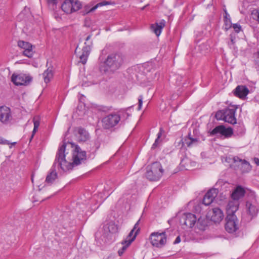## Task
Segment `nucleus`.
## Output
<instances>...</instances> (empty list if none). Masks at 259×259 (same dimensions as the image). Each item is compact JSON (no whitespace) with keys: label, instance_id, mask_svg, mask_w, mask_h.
<instances>
[{"label":"nucleus","instance_id":"obj_6","mask_svg":"<svg viewBox=\"0 0 259 259\" xmlns=\"http://www.w3.org/2000/svg\"><path fill=\"white\" fill-rule=\"evenodd\" d=\"M91 35H89L85 38V41L84 46L82 49V54L79 56V62L82 64H85L88 59L93 46V41L91 40Z\"/></svg>","mask_w":259,"mask_h":259},{"label":"nucleus","instance_id":"obj_20","mask_svg":"<svg viewBox=\"0 0 259 259\" xmlns=\"http://www.w3.org/2000/svg\"><path fill=\"white\" fill-rule=\"evenodd\" d=\"M245 190L241 186H237L231 194V198L235 201H238L242 198L245 194Z\"/></svg>","mask_w":259,"mask_h":259},{"label":"nucleus","instance_id":"obj_38","mask_svg":"<svg viewBox=\"0 0 259 259\" xmlns=\"http://www.w3.org/2000/svg\"><path fill=\"white\" fill-rule=\"evenodd\" d=\"M143 104V96L140 95L138 98V108L139 110L141 109Z\"/></svg>","mask_w":259,"mask_h":259},{"label":"nucleus","instance_id":"obj_42","mask_svg":"<svg viewBox=\"0 0 259 259\" xmlns=\"http://www.w3.org/2000/svg\"><path fill=\"white\" fill-rule=\"evenodd\" d=\"M159 143V140L156 139L154 143H153V144L152 146V149L156 148L158 146Z\"/></svg>","mask_w":259,"mask_h":259},{"label":"nucleus","instance_id":"obj_18","mask_svg":"<svg viewBox=\"0 0 259 259\" xmlns=\"http://www.w3.org/2000/svg\"><path fill=\"white\" fill-rule=\"evenodd\" d=\"M239 204L238 201H230L226 207L227 216L236 215L235 213L238 210Z\"/></svg>","mask_w":259,"mask_h":259},{"label":"nucleus","instance_id":"obj_8","mask_svg":"<svg viewBox=\"0 0 259 259\" xmlns=\"http://www.w3.org/2000/svg\"><path fill=\"white\" fill-rule=\"evenodd\" d=\"M150 239L153 246L161 247L165 245L166 242L165 232H153L151 234Z\"/></svg>","mask_w":259,"mask_h":259},{"label":"nucleus","instance_id":"obj_37","mask_svg":"<svg viewBox=\"0 0 259 259\" xmlns=\"http://www.w3.org/2000/svg\"><path fill=\"white\" fill-rule=\"evenodd\" d=\"M252 17L254 19L259 22V11L254 10L252 12Z\"/></svg>","mask_w":259,"mask_h":259},{"label":"nucleus","instance_id":"obj_34","mask_svg":"<svg viewBox=\"0 0 259 259\" xmlns=\"http://www.w3.org/2000/svg\"><path fill=\"white\" fill-rule=\"evenodd\" d=\"M253 58L254 59L255 65L256 66L259 67V51L253 53Z\"/></svg>","mask_w":259,"mask_h":259},{"label":"nucleus","instance_id":"obj_40","mask_svg":"<svg viewBox=\"0 0 259 259\" xmlns=\"http://www.w3.org/2000/svg\"><path fill=\"white\" fill-rule=\"evenodd\" d=\"M186 161H189L188 159V158H184L181 161V163H180V165L184 167V168H185L186 169H187V167H186L185 164L186 163Z\"/></svg>","mask_w":259,"mask_h":259},{"label":"nucleus","instance_id":"obj_44","mask_svg":"<svg viewBox=\"0 0 259 259\" xmlns=\"http://www.w3.org/2000/svg\"><path fill=\"white\" fill-rule=\"evenodd\" d=\"M140 221V220H139L135 224L134 226V228H133V230H134V231H137V229L138 228H140L138 226H139V222Z\"/></svg>","mask_w":259,"mask_h":259},{"label":"nucleus","instance_id":"obj_2","mask_svg":"<svg viewBox=\"0 0 259 259\" xmlns=\"http://www.w3.org/2000/svg\"><path fill=\"white\" fill-rule=\"evenodd\" d=\"M124 56L120 52L109 54L105 59L100 56L97 67L102 74H113L123 64Z\"/></svg>","mask_w":259,"mask_h":259},{"label":"nucleus","instance_id":"obj_47","mask_svg":"<svg viewBox=\"0 0 259 259\" xmlns=\"http://www.w3.org/2000/svg\"><path fill=\"white\" fill-rule=\"evenodd\" d=\"M254 161L257 165L259 166V159L258 158H254Z\"/></svg>","mask_w":259,"mask_h":259},{"label":"nucleus","instance_id":"obj_7","mask_svg":"<svg viewBox=\"0 0 259 259\" xmlns=\"http://www.w3.org/2000/svg\"><path fill=\"white\" fill-rule=\"evenodd\" d=\"M246 209L248 215V221L255 217L259 212V204L256 199L253 198L246 202Z\"/></svg>","mask_w":259,"mask_h":259},{"label":"nucleus","instance_id":"obj_32","mask_svg":"<svg viewBox=\"0 0 259 259\" xmlns=\"http://www.w3.org/2000/svg\"><path fill=\"white\" fill-rule=\"evenodd\" d=\"M140 231V228H138L136 231L132 230L124 241H129L134 238V237H135V239Z\"/></svg>","mask_w":259,"mask_h":259},{"label":"nucleus","instance_id":"obj_35","mask_svg":"<svg viewBox=\"0 0 259 259\" xmlns=\"http://www.w3.org/2000/svg\"><path fill=\"white\" fill-rule=\"evenodd\" d=\"M232 27L236 33H239L241 30V26L238 23L232 24Z\"/></svg>","mask_w":259,"mask_h":259},{"label":"nucleus","instance_id":"obj_33","mask_svg":"<svg viewBox=\"0 0 259 259\" xmlns=\"http://www.w3.org/2000/svg\"><path fill=\"white\" fill-rule=\"evenodd\" d=\"M225 109L217 112L215 117L218 120H224Z\"/></svg>","mask_w":259,"mask_h":259},{"label":"nucleus","instance_id":"obj_45","mask_svg":"<svg viewBox=\"0 0 259 259\" xmlns=\"http://www.w3.org/2000/svg\"><path fill=\"white\" fill-rule=\"evenodd\" d=\"M181 242V237L180 236H178L177 237L176 239H175V241L174 242V244H178Z\"/></svg>","mask_w":259,"mask_h":259},{"label":"nucleus","instance_id":"obj_9","mask_svg":"<svg viewBox=\"0 0 259 259\" xmlns=\"http://www.w3.org/2000/svg\"><path fill=\"white\" fill-rule=\"evenodd\" d=\"M225 228L229 233L236 232L239 229V221L236 215L227 216Z\"/></svg>","mask_w":259,"mask_h":259},{"label":"nucleus","instance_id":"obj_16","mask_svg":"<svg viewBox=\"0 0 259 259\" xmlns=\"http://www.w3.org/2000/svg\"><path fill=\"white\" fill-rule=\"evenodd\" d=\"M217 189H210L204 195L203 199V204L206 206L210 205L217 197L218 193Z\"/></svg>","mask_w":259,"mask_h":259},{"label":"nucleus","instance_id":"obj_11","mask_svg":"<svg viewBox=\"0 0 259 259\" xmlns=\"http://www.w3.org/2000/svg\"><path fill=\"white\" fill-rule=\"evenodd\" d=\"M12 81L16 85H27L32 80V77L25 74H19L16 75L13 74L11 77Z\"/></svg>","mask_w":259,"mask_h":259},{"label":"nucleus","instance_id":"obj_19","mask_svg":"<svg viewBox=\"0 0 259 259\" xmlns=\"http://www.w3.org/2000/svg\"><path fill=\"white\" fill-rule=\"evenodd\" d=\"M249 91L245 85H238L233 91L235 96L240 98L244 99L249 94Z\"/></svg>","mask_w":259,"mask_h":259},{"label":"nucleus","instance_id":"obj_43","mask_svg":"<svg viewBox=\"0 0 259 259\" xmlns=\"http://www.w3.org/2000/svg\"><path fill=\"white\" fill-rule=\"evenodd\" d=\"M233 160L234 162H242V161H243V159H240L239 157L238 156H234L233 158Z\"/></svg>","mask_w":259,"mask_h":259},{"label":"nucleus","instance_id":"obj_28","mask_svg":"<svg viewBox=\"0 0 259 259\" xmlns=\"http://www.w3.org/2000/svg\"><path fill=\"white\" fill-rule=\"evenodd\" d=\"M225 13L224 21L225 25V30L227 31L230 28L232 27L231 20L229 14L228 13L226 9L224 10Z\"/></svg>","mask_w":259,"mask_h":259},{"label":"nucleus","instance_id":"obj_27","mask_svg":"<svg viewBox=\"0 0 259 259\" xmlns=\"http://www.w3.org/2000/svg\"><path fill=\"white\" fill-rule=\"evenodd\" d=\"M195 224L197 228L200 230H204L207 226V221L202 217L198 219Z\"/></svg>","mask_w":259,"mask_h":259},{"label":"nucleus","instance_id":"obj_41","mask_svg":"<svg viewBox=\"0 0 259 259\" xmlns=\"http://www.w3.org/2000/svg\"><path fill=\"white\" fill-rule=\"evenodd\" d=\"M164 133V131L163 130V128L162 127H160L159 129V131L158 133L157 134V137L156 139H158L159 140V139L161 138V137L162 136V135Z\"/></svg>","mask_w":259,"mask_h":259},{"label":"nucleus","instance_id":"obj_4","mask_svg":"<svg viewBox=\"0 0 259 259\" xmlns=\"http://www.w3.org/2000/svg\"><path fill=\"white\" fill-rule=\"evenodd\" d=\"M121 117L117 113H112L105 116L102 120L104 129H110L116 126L120 121Z\"/></svg>","mask_w":259,"mask_h":259},{"label":"nucleus","instance_id":"obj_3","mask_svg":"<svg viewBox=\"0 0 259 259\" xmlns=\"http://www.w3.org/2000/svg\"><path fill=\"white\" fill-rule=\"evenodd\" d=\"M163 169L159 162H155L147 167L146 178L151 181H158L162 176Z\"/></svg>","mask_w":259,"mask_h":259},{"label":"nucleus","instance_id":"obj_22","mask_svg":"<svg viewBox=\"0 0 259 259\" xmlns=\"http://www.w3.org/2000/svg\"><path fill=\"white\" fill-rule=\"evenodd\" d=\"M198 141L199 140L198 138L191 137L190 133H189L185 139L182 140L183 146H187L188 147H190L194 145H197Z\"/></svg>","mask_w":259,"mask_h":259},{"label":"nucleus","instance_id":"obj_39","mask_svg":"<svg viewBox=\"0 0 259 259\" xmlns=\"http://www.w3.org/2000/svg\"><path fill=\"white\" fill-rule=\"evenodd\" d=\"M230 42H229L228 45L229 46L234 45V44L235 42V36H234V35L233 34H231L230 35Z\"/></svg>","mask_w":259,"mask_h":259},{"label":"nucleus","instance_id":"obj_15","mask_svg":"<svg viewBox=\"0 0 259 259\" xmlns=\"http://www.w3.org/2000/svg\"><path fill=\"white\" fill-rule=\"evenodd\" d=\"M236 111V109L234 108H225L224 121L230 124H236L237 123V119L235 117Z\"/></svg>","mask_w":259,"mask_h":259},{"label":"nucleus","instance_id":"obj_17","mask_svg":"<svg viewBox=\"0 0 259 259\" xmlns=\"http://www.w3.org/2000/svg\"><path fill=\"white\" fill-rule=\"evenodd\" d=\"M210 214L211 221L215 223H219L224 217L223 211L219 207L212 208Z\"/></svg>","mask_w":259,"mask_h":259},{"label":"nucleus","instance_id":"obj_29","mask_svg":"<svg viewBox=\"0 0 259 259\" xmlns=\"http://www.w3.org/2000/svg\"><path fill=\"white\" fill-rule=\"evenodd\" d=\"M252 167L249 162L246 160L243 159V161L241 163L240 169L242 173H247L251 170Z\"/></svg>","mask_w":259,"mask_h":259},{"label":"nucleus","instance_id":"obj_26","mask_svg":"<svg viewBox=\"0 0 259 259\" xmlns=\"http://www.w3.org/2000/svg\"><path fill=\"white\" fill-rule=\"evenodd\" d=\"M135 240V237L129 241H124L121 242L122 245V247L118 251V254L119 256H121L127 248L131 245V243Z\"/></svg>","mask_w":259,"mask_h":259},{"label":"nucleus","instance_id":"obj_23","mask_svg":"<svg viewBox=\"0 0 259 259\" xmlns=\"http://www.w3.org/2000/svg\"><path fill=\"white\" fill-rule=\"evenodd\" d=\"M110 4V3L109 2L103 1L102 2H100V3L96 4L95 6L92 7V8H91V7L92 6V5H91V4H89L84 6V11H85V13L88 14L89 13L94 12L99 7L108 5H109Z\"/></svg>","mask_w":259,"mask_h":259},{"label":"nucleus","instance_id":"obj_10","mask_svg":"<svg viewBox=\"0 0 259 259\" xmlns=\"http://www.w3.org/2000/svg\"><path fill=\"white\" fill-rule=\"evenodd\" d=\"M197 218L194 214L192 213H184L180 219V223L182 226H185V228H192L195 225Z\"/></svg>","mask_w":259,"mask_h":259},{"label":"nucleus","instance_id":"obj_12","mask_svg":"<svg viewBox=\"0 0 259 259\" xmlns=\"http://www.w3.org/2000/svg\"><path fill=\"white\" fill-rule=\"evenodd\" d=\"M211 136H214L218 134L224 136L226 138H230L233 134V128L231 127L226 128L223 125H220L214 127L210 132Z\"/></svg>","mask_w":259,"mask_h":259},{"label":"nucleus","instance_id":"obj_21","mask_svg":"<svg viewBox=\"0 0 259 259\" xmlns=\"http://www.w3.org/2000/svg\"><path fill=\"white\" fill-rule=\"evenodd\" d=\"M165 21L162 19L159 22H156L154 24L151 25V28L156 35L157 36H158L161 34L162 29L165 26Z\"/></svg>","mask_w":259,"mask_h":259},{"label":"nucleus","instance_id":"obj_25","mask_svg":"<svg viewBox=\"0 0 259 259\" xmlns=\"http://www.w3.org/2000/svg\"><path fill=\"white\" fill-rule=\"evenodd\" d=\"M54 75L53 67L48 68L42 73L44 81L46 83H49L53 78Z\"/></svg>","mask_w":259,"mask_h":259},{"label":"nucleus","instance_id":"obj_48","mask_svg":"<svg viewBox=\"0 0 259 259\" xmlns=\"http://www.w3.org/2000/svg\"><path fill=\"white\" fill-rule=\"evenodd\" d=\"M16 144V142H14V143H13V144Z\"/></svg>","mask_w":259,"mask_h":259},{"label":"nucleus","instance_id":"obj_46","mask_svg":"<svg viewBox=\"0 0 259 259\" xmlns=\"http://www.w3.org/2000/svg\"><path fill=\"white\" fill-rule=\"evenodd\" d=\"M0 144H9L8 141L7 140H5V141L4 140L0 137Z\"/></svg>","mask_w":259,"mask_h":259},{"label":"nucleus","instance_id":"obj_36","mask_svg":"<svg viewBox=\"0 0 259 259\" xmlns=\"http://www.w3.org/2000/svg\"><path fill=\"white\" fill-rule=\"evenodd\" d=\"M59 0H47V3L49 6H52L53 9L56 8L57 4Z\"/></svg>","mask_w":259,"mask_h":259},{"label":"nucleus","instance_id":"obj_31","mask_svg":"<svg viewBox=\"0 0 259 259\" xmlns=\"http://www.w3.org/2000/svg\"><path fill=\"white\" fill-rule=\"evenodd\" d=\"M104 230L111 233H114L117 231V227L113 222H109L104 226Z\"/></svg>","mask_w":259,"mask_h":259},{"label":"nucleus","instance_id":"obj_5","mask_svg":"<svg viewBox=\"0 0 259 259\" xmlns=\"http://www.w3.org/2000/svg\"><path fill=\"white\" fill-rule=\"evenodd\" d=\"M82 4L78 0H65L61 5V8L66 14H71L80 10Z\"/></svg>","mask_w":259,"mask_h":259},{"label":"nucleus","instance_id":"obj_14","mask_svg":"<svg viewBox=\"0 0 259 259\" xmlns=\"http://www.w3.org/2000/svg\"><path fill=\"white\" fill-rule=\"evenodd\" d=\"M18 46L24 50L23 54L24 56L28 58H31L33 56V46L30 43L23 40H19L18 41Z\"/></svg>","mask_w":259,"mask_h":259},{"label":"nucleus","instance_id":"obj_13","mask_svg":"<svg viewBox=\"0 0 259 259\" xmlns=\"http://www.w3.org/2000/svg\"><path fill=\"white\" fill-rule=\"evenodd\" d=\"M12 119L11 109L6 106L0 107V121L3 124H8Z\"/></svg>","mask_w":259,"mask_h":259},{"label":"nucleus","instance_id":"obj_24","mask_svg":"<svg viewBox=\"0 0 259 259\" xmlns=\"http://www.w3.org/2000/svg\"><path fill=\"white\" fill-rule=\"evenodd\" d=\"M78 139L79 141L85 142L89 138V134L83 127H79L77 128Z\"/></svg>","mask_w":259,"mask_h":259},{"label":"nucleus","instance_id":"obj_30","mask_svg":"<svg viewBox=\"0 0 259 259\" xmlns=\"http://www.w3.org/2000/svg\"><path fill=\"white\" fill-rule=\"evenodd\" d=\"M33 122L34 124V128L32 132V135L30 137V140L31 141L33 139L35 134L37 132L38 128L40 124V118L39 116H34L33 118Z\"/></svg>","mask_w":259,"mask_h":259},{"label":"nucleus","instance_id":"obj_1","mask_svg":"<svg viewBox=\"0 0 259 259\" xmlns=\"http://www.w3.org/2000/svg\"><path fill=\"white\" fill-rule=\"evenodd\" d=\"M66 147V144L64 143L58 149L54 163L45 180V182L49 185H52L58 178L56 167L66 172L72 169L74 165H78L86 160L85 151H82L78 146H76L72 156L73 162H68L65 159Z\"/></svg>","mask_w":259,"mask_h":259}]
</instances>
